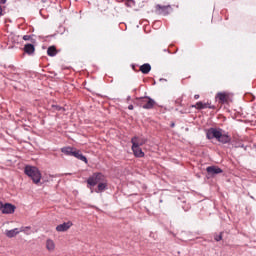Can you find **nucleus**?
<instances>
[{"label": "nucleus", "mask_w": 256, "mask_h": 256, "mask_svg": "<svg viewBox=\"0 0 256 256\" xmlns=\"http://www.w3.org/2000/svg\"><path fill=\"white\" fill-rule=\"evenodd\" d=\"M207 139H217L219 143H230L231 136L228 134H223V130L217 128H210L206 132Z\"/></svg>", "instance_id": "f257e3e1"}, {"label": "nucleus", "mask_w": 256, "mask_h": 256, "mask_svg": "<svg viewBox=\"0 0 256 256\" xmlns=\"http://www.w3.org/2000/svg\"><path fill=\"white\" fill-rule=\"evenodd\" d=\"M24 173L25 175H27L28 177H30V179H32L33 183H35V185L39 184L41 182V171H39V168L35 167V166H26L24 168Z\"/></svg>", "instance_id": "f03ea898"}, {"label": "nucleus", "mask_w": 256, "mask_h": 256, "mask_svg": "<svg viewBox=\"0 0 256 256\" xmlns=\"http://www.w3.org/2000/svg\"><path fill=\"white\" fill-rule=\"evenodd\" d=\"M105 179L106 178L105 175H103V173L96 172L87 179V183L88 185H90V187H95V185L101 183L102 181H105Z\"/></svg>", "instance_id": "7ed1b4c3"}, {"label": "nucleus", "mask_w": 256, "mask_h": 256, "mask_svg": "<svg viewBox=\"0 0 256 256\" xmlns=\"http://www.w3.org/2000/svg\"><path fill=\"white\" fill-rule=\"evenodd\" d=\"M139 105L142 107V109H153L155 105H157V102L153 100L151 97H142L138 99Z\"/></svg>", "instance_id": "20e7f679"}, {"label": "nucleus", "mask_w": 256, "mask_h": 256, "mask_svg": "<svg viewBox=\"0 0 256 256\" xmlns=\"http://www.w3.org/2000/svg\"><path fill=\"white\" fill-rule=\"evenodd\" d=\"M216 101L221 105H225V103H229V99H231V95L229 92H218L215 97Z\"/></svg>", "instance_id": "39448f33"}, {"label": "nucleus", "mask_w": 256, "mask_h": 256, "mask_svg": "<svg viewBox=\"0 0 256 256\" xmlns=\"http://www.w3.org/2000/svg\"><path fill=\"white\" fill-rule=\"evenodd\" d=\"M4 215H11L15 213V205L7 203L5 205L2 204V208H0Z\"/></svg>", "instance_id": "423d86ee"}, {"label": "nucleus", "mask_w": 256, "mask_h": 256, "mask_svg": "<svg viewBox=\"0 0 256 256\" xmlns=\"http://www.w3.org/2000/svg\"><path fill=\"white\" fill-rule=\"evenodd\" d=\"M71 227H73V222H71V221L64 222L63 224H59L56 227V231H58L59 233H63L65 231H69V229H71Z\"/></svg>", "instance_id": "0eeeda50"}, {"label": "nucleus", "mask_w": 256, "mask_h": 256, "mask_svg": "<svg viewBox=\"0 0 256 256\" xmlns=\"http://www.w3.org/2000/svg\"><path fill=\"white\" fill-rule=\"evenodd\" d=\"M169 11H171L170 6H161V5L156 6L157 15H169Z\"/></svg>", "instance_id": "6e6552de"}, {"label": "nucleus", "mask_w": 256, "mask_h": 256, "mask_svg": "<svg viewBox=\"0 0 256 256\" xmlns=\"http://www.w3.org/2000/svg\"><path fill=\"white\" fill-rule=\"evenodd\" d=\"M192 107H194L195 109H198V110H201V109H215V107L213 105H211V103H209V102L203 103L201 101L197 102Z\"/></svg>", "instance_id": "1a4fd4ad"}, {"label": "nucleus", "mask_w": 256, "mask_h": 256, "mask_svg": "<svg viewBox=\"0 0 256 256\" xmlns=\"http://www.w3.org/2000/svg\"><path fill=\"white\" fill-rule=\"evenodd\" d=\"M132 151H133L135 157H139V158L145 157V152L141 149L140 146H137V144H135V142H134V144H132Z\"/></svg>", "instance_id": "9d476101"}, {"label": "nucleus", "mask_w": 256, "mask_h": 256, "mask_svg": "<svg viewBox=\"0 0 256 256\" xmlns=\"http://www.w3.org/2000/svg\"><path fill=\"white\" fill-rule=\"evenodd\" d=\"M206 171L208 175H219V173H223V170L218 166H208Z\"/></svg>", "instance_id": "9b49d317"}, {"label": "nucleus", "mask_w": 256, "mask_h": 256, "mask_svg": "<svg viewBox=\"0 0 256 256\" xmlns=\"http://www.w3.org/2000/svg\"><path fill=\"white\" fill-rule=\"evenodd\" d=\"M131 143H132V145L136 144L137 147H141V146L145 145V143H147V140L144 138H139L137 136H134L131 139Z\"/></svg>", "instance_id": "f8f14e48"}, {"label": "nucleus", "mask_w": 256, "mask_h": 256, "mask_svg": "<svg viewBox=\"0 0 256 256\" xmlns=\"http://www.w3.org/2000/svg\"><path fill=\"white\" fill-rule=\"evenodd\" d=\"M72 157H75L76 159H79V161H83L86 164L89 163L87 160V157H85L83 153H81V150H77V148H75L74 154Z\"/></svg>", "instance_id": "ddd939ff"}, {"label": "nucleus", "mask_w": 256, "mask_h": 256, "mask_svg": "<svg viewBox=\"0 0 256 256\" xmlns=\"http://www.w3.org/2000/svg\"><path fill=\"white\" fill-rule=\"evenodd\" d=\"M75 149L76 148L71 147V146L63 147V148H61V153H64V155L73 157V154L75 153Z\"/></svg>", "instance_id": "4468645a"}, {"label": "nucleus", "mask_w": 256, "mask_h": 256, "mask_svg": "<svg viewBox=\"0 0 256 256\" xmlns=\"http://www.w3.org/2000/svg\"><path fill=\"white\" fill-rule=\"evenodd\" d=\"M106 189H107V178L104 179V181L98 183L95 193H103V191H105Z\"/></svg>", "instance_id": "2eb2a0df"}, {"label": "nucleus", "mask_w": 256, "mask_h": 256, "mask_svg": "<svg viewBox=\"0 0 256 256\" xmlns=\"http://www.w3.org/2000/svg\"><path fill=\"white\" fill-rule=\"evenodd\" d=\"M18 233H21V231H19V228L5 231V235L6 237H9V239H13V237H17Z\"/></svg>", "instance_id": "dca6fc26"}, {"label": "nucleus", "mask_w": 256, "mask_h": 256, "mask_svg": "<svg viewBox=\"0 0 256 256\" xmlns=\"http://www.w3.org/2000/svg\"><path fill=\"white\" fill-rule=\"evenodd\" d=\"M46 249L49 253H53V251H55V241H53V239L49 238L46 240Z\"/></svg>", "instance_id": "f3484780"}, {"label": "nucleus", "mask_w": 256, "mask_h": 256, "mask_svg": "<svg viewBox=\"0 0 256 256\" xmlns=\"http://www.w3.org/2000/svg\"><path fill=\"white\" fill-rule=\"evenodd\" d=\"M24 52H26L27 55H33V53H35V46L33 44H26L24 46Z\"/></svg>", "instance_id": "a211bd4d"}, {"label": "nucleus", "mask_w": 256, "mask_h": 256, "mask_svg": "<svg viewBox=\"0 0 256 256\" xmlns=\"http://www.w3.org/2000/svg\"><path fill=\"white\" fill-rule=\"evenodd\" d=\"M59 51H57V47L55 46H49L47 49V56L48 57H55Z\"/></svg>", "instance_id": "6ab92c4d"}, {"label": "nucleus", "mask_w": 256, "mask_h": 256, "mask_svg": "<svg viewBox=\"0 0 256 256\" xmlns=\"http://www.w3.org/2000/svg\"><path fill=\"white\" fill-rule=\"evenodd\" d=\"M140 71L141 73H143L144 75L149 74V72L151 71V64L146 63L140 66Z\"/></svg>", "instance_id": "aec40b11"}, {"label": "nucleus", "mask_w": 256, "mask_h": 256, "mask_svg": "<svg viewBox=\"0 0 256 256\" xmlns=\"http://www.w3.org/2000/svg\"><path fill=\"white\" fill-rule=\"evenodd\" d=\"M50 109L53 112H55V111H65V108H63L59 105H56V104H52Z\"/></svg>", "instance_id": "412c9836"}, {"label": "nucleus", "mask_w": 256, "mask_h": 256, "mask_svg": "<svg viewBox=\"0 0 256 256\" xmlns=\"http://www.w3.org/2000/svg\"><path fill=\"white\" fill-rule=\"evenodd\" d=\"M126 7H135V0H126L125 2Z\"/></svg>", "instance_id": "4be33fe9"}, {"label": "nucleus", "mask_w": 256, "mask_h": 256, "mask_svg": "<svg viewBox=\"0 0 256 256\" xmlns=\"http://www.w3.org/2000/svg\"><path fill=\"white\" fill-rule=\"evenodd\" d=\"M215 241H221L223 239V232H221L219 235L214 236Z\"/></svg>", "instance_id": "5701e85b"}, {"label": "nucleus", "mask_w": 256, "mask_h": 256, "mask_svg": "<svg viewBox=\"0 0 256 256\" xmlns=\"http://www.w3.org/2000/svg\"><path fill=\"white\" fill-rule=\"evenodd\" d=\"M31 229V227L27 226V227H22L19 231L20 233H25V231H29Z\"/></svg>", "instance_id": "b1692460"}, {"label": "nucleus", "mask_w": 256, "mask_h": 256, "mask_svg": "<svg viewBox=\"0 0 256 256\" xmlns=\"http://www.w3.org/2000/svg\"><path fill=\"white\" fill-rule=\"evenodd\" d=\"M23 40L24 41H30L31 40V36L30 35H24L23 36Z\"/></svg>", "instance_id": "393cba45"}, {"label": "nucleus", "mask_w": 256, "mask_h": 256, "mask_svg": "<svg viewBox=\"0 0 256 256\" xmlns=\"http://www.w3.org/2000/svg\"><path fill=\"white\" fill-rule=\"evenodd\" d=\"M182 99L181 98H179V99H177L176 101H175V103H176V105H181V103H182Z\"/></svg>", "instance_id": "a878e982"}, {"label": "nucleus", "mask_w": 256, "mask_h": 256, "mask_svg": "<svg viewBox=\"0 0 256 256\" xmlns=\"http://www.w3.org/2000/svg\"><path fill=\"white\" fill-rule=\"evenodd\" d=\"M0 3H2V5H5L7 3V0H1Z\"/></svg>", "instance_id": "bb28decb"}, {"label": "nucleus", "mask_w": 256, "mask_h": 256, "mask_svg": "<svg viewBox=\"0 0 256 256\" xmlns=\"http://www.w3.org/2000/svg\"><path fill=\"white\" fill-rule=\"evenodd\" d=\"M3 15V8L0 6V17Z\"/></svg>", "instance_id": "cd10ccee"}, {"label": "nucleus", "mask_w": 256, "mask_h": 256, "mask_svg": "<svg viewBox=\"0 0 256 256\" xmlns=\"http://www.w3.org/2000/svg\"><path fill=\"white\" fill-rule=\"evenodd\" d=\"M128 109H129L130 111H133V105H129V106H128Z\"/></svg>", "instance_id": "c85d7f7f"}, {"label": "nucleus", "mask_w": 256, "mask_h": 256, "mask_svg": "<svg viewBox=\"0 0 256 256\" xmlns=\"http://www.w3.org/2000/svg\"><path fill=\"white\" fill-rule=\"evenodd\" d=\"M194 99H199V94L194 95Z\"/></svg>", "instance_id": "c756f323"}, {"label": "nucleus", "mask_w": 256, "mask_h": 256, "mask_svg": "<svg viewBox=\"0 0 256 256\" xmlns=\"http://www.w3.org/2000/svg\"><path fill=\"white\" fill-rule=\"evenodd\" d=\"M3 208V202L0 201V209Z\"/></svg>", "instance_id": "7c9ffc66"}, {"label": "nucleus", "mask_w": 256, "mask_h": 256, "mask_svg": "<svg viewBox=\"0 0 256 256\" xmlns=\"http://www.w3.org/2000/svg\"><path fill=\"white\" fill-rule=\"evenodd\" d=\"M171 127H175V124H172Z\"/></svg>", "instance_id": "2f4dec72"}]
</instances>
